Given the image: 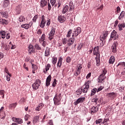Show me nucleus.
<instances>
[{"mask_svg": "<svg viewBox=\"0 0 125 125\" xmlns=\"http://www.w3.org/2000/svg\"><path fill=\"white\" fill-rule=\"evenodd\" d=\"M62 61H63V59L62 58H60L57 63V67L61 68V66H62Z\"/></svg>", "mask_w": 125, "mask_h": 125, "instance_id": "obj_26", "label": "nucleus"}, {"mask_svg": "<svg viewBox=\"0 0 125 125\" xmlns=\"http://www.w3.org/2000/svg\"><path fill=\"white\" fill-rule=\"evenodd\" d=\"M33 25V22H30L29 24H24L21 25V28H24L26 30H28L29 28H31Z\"/></svg>", "mask_w": 125, "mask_h": 125, "instance_id": "obj_13", "label": "nucleus"}, {"mask_svg": "<svg viewBox=\"0 0 125 125\" xmlns=\"http://www.w3.org/2000/svg\"><path fill=\"white\" fill-rule=\"evenodd\" d=\"M66 62H67V63H70L71 62V57H68L66 58Z\"/></svg>", "mask_w": 125, "mask_h": 125, "instance_id": "obj_62", "label": "nucleus"}, {"mask_svg": "<svg viewBox=\"0 0 125 125\" xmlns=\"http://www.w3.org/2000/svg\"><path fill=\"white\" fill-rule=\"evenodd\" d=\"M62 42L63 44H66V43H68V40L67 39V38H64L62 39Z\"/></svg>", "mask_w": 125, "mask_h": 125, "instance_id": "obj_43", "label": "nucleus"}, {"mask_svg": "<svg viewBox=\"0 0 125 125\" xmlns=\"http://www.w3.org/2000/svg\"><path fill=\"white\" fill-rule=\"evenodd\" d=\"M106 95L108 97L111 98V99H115V98H116V97H117V94L114 92L107 93Z\"/></svg>", "mask_w": 125, "mask_h": 125, "instance_id": "obj_15", "label": "nucleus"}, {"mask_svg": "<svg viewBox=\"0 0 125 125\" xmlns=\"http://www.w3.org/2000/svg\"><path fill=\"white\" fill-rule=\"evenodd\" d=\"M57 63V58L55 57H53L52 58V64L55 65V64Z\"/></svg>", "mask_w": 125, "mask_h": 125, "instance_id": "obj_35", "label": "nucleus"}, {"mask_svg": "<svg viewBox=\"0 0 125 125\" xmlns=\"http://www.w3.org/2000/svg\"><path fill=\"white\" fill-rule=\"evenodd\" d=\"M35 47L37 50H42V47L38 44H35Z\"/></svg>", "mask_w": 125, "mask_h": 125, "instance_id": "obj_44", "label": "nucleus"}, {"mask_svg": "<svg viewBox=\"0 0 125 125\" xmlns=\"http://www.w3.org/2000/svg\"><path fill=\"white\" fill-rule=\"evenodd\" d=\"M83 87H81L80 89H78L76 91L77 95H81L82 94V92H83Z\"/></svg>", "mask_w": 125, "mask_h": 125, "instance_id": "obj_34", "label": "nucleus"}, {"mask_svg": "<svg viewBox=\"0 0 125 125\" xmlns=\"http://www.w3.org/2000/svg\"><path fill=\"white\" fill-rule=\"evenodd\" d=\"M9 5V0H4L3 2L2 6L4 8L7 7Z\"/></svg>", "mask_w": 125, "mask_h": 125, "instance_id": "obj_23", "label": "nucleus"}, {"mask_svg": "<svg viewBox=\"0 0 125 125\" xmlns=\"http://www.w3.org/2000/svg\"><path fill=\"white\" fill-rule=\"evenodd\" d=\"M41 109H42V108L41 107L39 106V105H38V106H37L35 108V110L39 111H41Z\"/></svg>", "mask_w": 125, "mask_h": 125, "instance_id": "obj_64", "label": "nucleus"}, {"mask_svg": "<svg viewBox=\"0 0 125 125\" xmlns=\"http://www.w3.org/2000/svg\"><path fill=\"white\" fill-rule=\"evenodd\" d=\"M96 91H97V89L96 88H94L91 90V96H92L93 95H94L95 93H96Z\"/></svg>", "mask_w": 125, "mask_h": 125, "instance_id": "obj_38", "label": "nucleus"}, {"mask_svg": "<svg viewBox=\"0 0 125 125\" xmlns=\"http://www.w3.org/2000/svg\"><path fill=\"white\" fill-rule=\"evenodd\" d=\"M62 99V95H61V93L56 94L53 99L54 104L57 105V106L60 105V104H61Z\"/></svg>", "mask_w": 125, "mask_h": 125, "instance_id": "obj_3", "label": "nucleus"}, {"mask_svg": "<svg viewBox=\"0 0 125 125\" xmlns=\"http://www.w3.org/2000/svg\"><path fill=\"white\" fill-rule=\"evenodd\" d=\"M125 11H123L120 13V15L118 18L119 20H121L122 19L124 18V17H125Z\"/></svg>", "mask_w": 125, "mask_h": 125, "instance_id": "obj_32", "label": "nucleus"}, {"mask_svg": "<svg viewBox=\"0 0 125 125\" xmlns=\"http://www.w3.org/2000/svg\"><path fill=\"white\" fill-rule=\"evenodd\" d=\"M103 121V119H98L96 121V124L97 125H98V124H100V125H101L100 124H101V123H102V121Z\"/></svg>", "mask_w": 125, "mask_h": 125, "instance_id": "obj_50", "label": "nucleus"}, {"mask_svg": "<svg viewBox=\"0 0 125 125\" xmlns=\"http://www.w3.org/2000/svg\"><path fill=\"white\" fill-rule=\"evenodd\" d=\"M83 43H80L79 45H78V47L77 48V49L78 50H81V48H83Z\"/></svg>", "mask_w": 125, "mask_h": 125, "instance_id": "obj_52", "label": "nucleus"}, {"mask_svg": "<svg viewBox=\"0 0 125 125\" xmlns=\"http://www.w3.org/2000/svg\"><path fill=\"white\" fill-rule=\"evenodd\" d=\"M57 81H56V79L54 80V82H53V83H52V86L53 87H55V86H56V84H57Z\"/></svg>", "mask_w": 125, "mask_h": 125, "instance_id": "obj_53", "label": "nucleus"}, {"mask_svg": "<svg viewBox=\"0 0 125 125\" xmlns=\"http://www.w3.org/2000/svg\"><path fill=\"white\" fill-rule=\"evenodd\" d=\"M98 100H99L98 98H97V97H96L95 98H94L92 100V102H95V103H96V104H97V102H98Z\"/></svg>", "mask_w": 125, "mask_h": 125, "instance_id": "obj_49", "label": "nucleus"}, {"mask_svg": "<svg viewBox=\"0 0 125 125\" xmlns=\"http://www.w3.org/2000/svg\"><path fill=\"white\" fill-rule=\"evenodd\" d=\"M3 57H4V54H3L1 52H0V59H2Z\"/></svg>", "mask_w": 125, "mask_h": 125, "instance_id": "obj_61", "label": "nucleus"}, {"mask_svg": "<svg viewBox=\"0 0 125 125\" xmlns=\"http://www.w3.org/2000/svg\"><path fill=\"white\" fill-rule=\"evenodd\" d=\"M37 34H38V35L41 37V36H42V29H38L37 31Z\"/></svg>", "mask_w": 125, "mask_h": 125, "instance_id": "obj_45", "label": "nucleus"}, {"mask_svg": "<svg viewBox=\"0 0 125 125\" xmlns=\"http://www.w3.org/2000/svg\"><path fill=\"white\" fill-rule=\"evenodd\" d=\"M107 74V70L106 69H104L102 73V74L99 76L98 78V83H104L105 79H106V76L105 75Z\"/></svg>", "mask_w": 125, "mask_h": 125, "instance_id": "obj_4", "label": "nucleus"}, {"mask_svg": "<svg viewBox=\"0 0 125 125\" xmlns=\"http://www.w3.org/2000/svg\"><path fill=\"white\" fill-rule=\"evenodd\" d=\"M41 83H42V81L40 79H37L35 81V82L34 83H33L32 85V86L33 87V89H35V90H37L39 87L41 85Z\"/></svg>", "mask_w": 125, "mask_h": 125, "instance_id": "obj_7", "label": "nucleus"}, {"mask_svg": "<svg viewBox=\"0 0 125 125\" xmlns=\"http://www.w3.org/2000/svg\"><path fill=\"white\" fill-rule=\"evenodd\" d=\"M28 48L29 53H35L36 52V50L34 49V46L33 45H29Z\"/></svg>", "mask_w": 125, "mask_h": 125, "instance_id": "obj_21", "label": "nucleus"}, {"mask_svg": "<svg viewBox=\"0 0 125 125\" xmlns=\"http://www.w3.org/2000/svg\"><path fill=\"white\" fill-rule=\"evenodd\" d=\"M58 20L59 21V22H60V23H64V22L66 21V18L65 16L61 15L58 16Z\"/></svg>", "mask_w": 125, "mask_h": 125, "instance_id": "obj_11", "label": "nucleus"}, {"mask_svg": "<svg viewBox=\"0 0 125 125\" xmlns=\"http://www.w3.org/2000/svg\"><path fill=\"white\" fill-rule=\"evenodd\" d=\"M45 23H46V21H41L40 24V27L42 29H43V28H44V26H45Z\"/></svg>", "mask_w": 125, "mask_h": 125, "instance_id": "obj_36", "label": "nucleus"}, {"mask_svg": "<svg viewBox=\"0 0 125 125\" xmlns=\"http://www.w3.org/2000/svg\"><path fill=\"white\" fill-rule=\"evenodd\" d=\"M39 18L38 15H35L32 19L33 22L36 23L37 22V19Z\"/></svg>", "mask_w": 125, "mask_h": 125, "instance_id": "obj_37", "label": "nucleus"}, {"mask_svg": "<svg viewBox=\"0 0 125 125\" xmlns=\"http://www.w3.org/2000/svg\"><path fill=\"white\" fill-rule=\"evenodd\" d=\"M10 45V48H11V49H14L15 48H16V45Z\"/></svg>", "mask_w": 125, "mask_h": 125, "instance_id": "obj_60", "label": "nucleus"}, {"mask_svg": "<svg viewBox=\"0 0 125 125\" xmlns=\"http://www.w3.org/2000/svg\"><path fill=\"white\" fill-rule=\"evenodd\" d=\"M39 42L41 43L42 46L45 47L46 46V40H40Z\"/></svg>", "mask_w": 125, "mask_h": 125, "instance_id": "obj_31", "label": "nucleus"}, {"mask_svg": "<svg viewBox=\"0 0 125 125\" xmlns=\"http://www.w3.org/2000/svg\"><path fill=\"white\" fill-rule=\"evenodd\" d=\"M76 68L79 69V70H82V69H83V66L81 64H78L76 66Z\"/></svg>", "mask_w": 125, "mask_h": 125, "instance_id": "obj_56", "label": "nucleus"}, {"mask_svg": "<svg viewBox=\"0 0 125 125\" xmlns=\"http://www.w3.org/2000/svg\"><path fill=\"white\" fill-rule=\"evenodd\" d=\"M13 122H15V123H17L21 125V124H23V120L21 118H16L15 117H13L12 118Z\"/></svg>", "mask_w": 125, "mask_h": 125, "instance_id": "obj_14", "label": "nucleus"}, {"mask_svg": "<svg viewBox=\"0 0 125 125\" xmlns=\"http://www.w3.org/2000/svg\"><path fill=\"white\" fill-rule=\"evenodd\" d=\"M0 95H2V99H4V91L3 90H0Z\"/></svg>", "mask_w": 125, "mask_h": 125, "instance_id": "obj_47", "label": "nucleus"}, {"mask_svg": "<svg viewBox=\"0 0 125 125\" xmlns=\"http://www.w3.org/2000/svg\"><path fill=\"white\" fill-rule=\"evenodd\" d=\"M39 41H46L45 39V34H43L42 37L39 39Z\"/></svg>", "mask_w": 125, "mask_h": 125, "instance_id": "obj_39", "label": "nucleus"}, {"mask_svg": "<svg viewBox=\"0 0 125 125\" xmlns=\"http://www.w3.org/2000/svg\"><path fill=\"white\" fill-rule=\"evenodd\" d=\"M51 82V75H49L46 80V86H49L50 85V82Z\"/></svg>", "mask_w": 125, "mask_h": 125, "instance_id": "obj_16", "label": "nucleus"}, {"mask_svg": "<svg viewBox=\"0 0 125 125\" xmlns=\"http://www.w3.org/2000/svg\"><path fill=\"white\" fill-rule=\"evenodd\" d=\"M72 33H73V30L72 29H70L67 32V35H66L67 38H70V37H71V35H72Z\"/></svg>", "mask_w": 125, "mask_h": 125, "instance_id": "obj_41", "label": "nucleus"}, {"mask_svg": "<svg viewBox=\"0 0 125 125\" xmlns=\"http://www.w3.org/2000/svg\"><path fill=\"white\" fill-rule=\"evenodd\" d=\"M55 31H56V28H55L54 27L51 28V31L48 34V39L49 41L53 40V38H54V35H55Z\"/></svg>", "mask_w": 125, "mask_h": 125, "instance_id": "obj_9", "label": "nucleus"}, {"mask_svg": "<svg viewBox=\"0 0 125 125\" xmlns=\"http://www.w3.org/2000/svg\"><path fill=\"white\" fill-rule=\"evenodd\" d=\"M115 62V57L114 56H111L109 58L108 63L109 64H114V62Z\"/></svg>", "mask_w": 125, "mask_h": 125, "instance_id": "obj_28", "label": "nucleus"}, {"mask_svg": "<svg viewBox=\"0 0 125 125\" xmlns=\"http://www.w3.org/2000/svg\"><path fill=\"white\" fill-rule=\"evenodd\" d=\"M93 55H96L95 59L96 60V65L97 67L100 66V52H99V47H95L93 49Z\"/></svg>", "mask_w": 125, "mask_h": 125, "instance_id": "obj_1", "label": "nucleus"}, {"mask_svg": "<svg viewBox=\"0 0 125 125\" xmlns=\"http://www.w3.org/2000/svg\"><path fill=\"white\" fill-rule=\"evenodd\" d=\"M19 21L20 22H24V21H25V17H24V16H21L19 17Z\"/></svg>", "mask_w": 125, "mask_h": 125, "instance_id": "obj_42", "label": "nucleus"}, {"mask_svg": "<svg viewBox=\"0 0 125 125\" xmlns=\"http://www.w3.org/2000/svg\"><path fill=\"white\" fill-rule=\"evenodd\" d=\"M118 66H121V67H125V62H120Z\"/></svg>", "mask_w": 125, "mask_h": 125, "instance_id": "obj_54", "label": "nucleus"}, {"mask_svg": "<svg viewBox=\"0 0 125 125\" xmlns=\"http://www.w3.org/2000/svg\"><path fill=\"white\" fill-rule=\"evenodd\" d=\"M16 12H17L18 14H20V12H21V8L19 6H17L16 8Z\"/></svg>", "mask_w": 125, "mask_h": 125, "instance_id": "obj_46", "label": "nucleus"}, {"mask_svg": "<svg viewBox=\"0 0 125 125\" xmlns=\"http://www.w3.org/2000/svg\"><path fill=\"white\" fill-rule=\"evenodd\" d=\"M74 42L75 38H74V37L71 38L68 40L67 45H68V46H71Z\"/></svg>", "mask_w": 125, "mask_h": 125, "instance_id": "obj_19", "label": "nucleus"}, {"mask_svg": "<svg viewBox=\"0 0 125 125\" xmlns=\"http://www.w3.org/2000/svg\"><path fill=\"white\" fill-rule=\"evenodd\" d=\"M81 33H82V28L81 27H78L76 29H74L72 32V38L78 37Z\"/></svg>", "mask_w": 125, "mask_h": 125, "instance_id": "obj_6", "label": "nucleus"}, {"mask_svg": "<svg viewBox=\"0 0 125 125\" xmlns=\"http://www.w3.org/2000/svg\"><path fill=\"white\" fill-rule=\"evenodd\" d=\"M48 125H53V121L52 120H49V121L48 122Z\"/></svg>", "mask_w": 125, "mask_h": 125, "instance_id": "obj_63", "label": "nucleus"}, {"mask_svg": "<svg viewBox=\"0 0 125 125\" xmlns=\"http://www.w3.org/2000/svg\"><path fill=\"white\" fill-rule=\"evenodd\" d=\"M108 35H109V31H106L103 33V35L100 36V40L102 42L100 44L101 46H104V45L106 42Z\"/></svg>", "mask_w": 125, "mask_h": 125, "instance_id": "obj_2", "label": "nucleus"}, {"mask_svg": "<svg viewBox=\"0 0 125 125\" xmlns=\"http://www.w3.org/2000/svg\"><path fill=\"white\" fill-rule=\"evenodd\" d=\"M51 67V65L50 64L48 63L47 65L45 66V71L46 72H47L49 70V68Z\"/></svg>", "mask_w": 125, "mask_h": 125, "instance_id": "obj_48", "label": "nucleus"}, {"mask_svg": "<svg viewBox=\"0 0 125 125\" xmlns=\"http://www.w3.org/2000/svg\"><path fill=\"white\" fill-rule=\"evenodd\" d=\"M40 3L41 7L43 8L44 6H46V5H47V0H41Z\"/></svg>", "mask_w": 125, "mask_h": 125, "instance_id": "obj_17", "label": "nucleus"}, {"mask_svg": "<svg viewBox=\"0 0 125 125\" xmlns=\"http://www.w3.org/2000/svg\"><path fill=\"white\" fill-rule=\"evenodd\" d=\"M125 23H121L118 25V28L119 29V31H122V30H123V28H125Z\"/></svg>", "mask_w": 125, "mask_h": 125, "instance_id": "obj_33", "label": "nucleus"}, {"mask_svg": "<svg viewBox=\"0 0 125 125\" xmlns=\"http://www.w3.org/2000/svg\"><path fill=\"white\" fill-rule=\"evenodd\" d=\"M39 119L40 117H39V116H35L34 118L33 123H38V122H39Z\"/></svg>", "mask_w": 125, "mask_h": 125, "instance_id": "obj_40", "label": "nucleus"}, {"mask_svg": "<svg viewBox=\"0 0 125 125\" xmlns=\"http://www.w3.org/2000/svg\"><path fill=\"white\" fill-rule=\"evenodd\" d=\"M84 100H85V97L80 98L74 102V104L75 105H78V104H80V103H83Z\"/></svg>", "mask_w": 125, "mask_h": 125, "instance_id": "obj_12", "label": "nucleus"}, {"mask_svg": "<svg viewBox=\"0 0 125 125\" xmlns=\"http://www.w3.org/2000/svg\"><path fill=\"white\" fill-rule=\"evenodd\" d=\"M6 33L4 30H1L0 31V36L2 39H4L6 37Z\"/></svg>", "mask_w": 125, "mask_h": 125, "instance_id": "obj_27", "label": "nucleus"}, {"mask_svg": "<svg viewBox=\"0 0 125 125\" xmlns=\"http://www.w3.org/2000/svg\"><path fill=\"white\" fill-rule=\"evenodd\" d=\"M31 64L33 70H38V66H37V65L34 64L33 63H31Z\"/></svg>", "mask_w": 125, "mask_h": 125, "instance_id": "obj_51", "label": "nucleus"}, {"mask_svg": "<svg viewBox=\"0 0 125 125\" xmlns=\"http://www.w3.org/2000/svg\"><path fill=\"white\" fill-rule=\"evenodd\" d=\"M91 83L90 81H87L82 86V92L83 93H86L89 88V83Z\"/></svg>", "mask_w": 125, "mask_h": 125, "instance_id": "obj_5", "label": "nucleus"}, {"mask_svg": "<svg viewBox=\"0 0 125 125\" xmlns=\"http://www.w3.org/2000/svg\"><path fill=\"white\" fill-rule=\"evenodd\" d=\"M4 48L5 50H9L10 49V45H6L4 46Z\"/></svg>", "mask_w": 125, "mask_h": 125, "instance_id": "obj_59", "label": "nucleus"}, {"mask_svg": "<svg viewBox=\"0 0 125 125\" xmlns=\"http://www.w3.org/2000/svg\"><path fill=\"white\" fill-rule=\"evenodd\" d=\"M17 106V103L11 104L9 105V109H15L16 108V106Z\"/></svg>", "mask_w": 125, "mask_h": 125, "instance_id": "obj_24", "label": "nucleus"}, {"mask_svg": "<svg viewBox=\"0 0 125 125\" xmlns=\"http://www.w3.org/2000/svg\"><path fill=\"white\" fill-rule=\"evenodd\" d=\"M0 13L2 17H4L6 19L8 18V14L7 13V11H2L0 12Z\"/></svg>", "mask_w": 125, "mask_h": 125, "instance_id": "obj_18", "label": "nucleus"}, {"mask_svg": "<svg viewBox=\"0 0 125 125\" xmlns=\"http://www.w3.org/2000/svg\"><path fill=\"white\" fill-rule=\"evenodd\" d=\"M91 113L92 114V113H96L98 111V108L95 106H93L90 109Z\"/></svg>", "mask_w": 125, "mask_h": 125, "instance_id": "obj_29", "label": "nucleus"}, {"mask_svg": "<svg viewBox=\"0 0 125 125\" xmlns=\"http://www.w3.org/2000/svg\"><path fill=\"white\" fill-rule=\"evenodd\" d=\"M50 55V49L48 48V47H47L46 48L45 52H44V56L45 57H48Z\"/></svg>", "mask_w": 125, "mask_h": 125, "instance_id": "obj_20", "label": "nucleus"}, {"mask_svg": "<svg viewBox=\"0 0 125 125\" xmlns=\"http://www.w3.org/2000/svg\"><path fill=\"white\" fill-rule=\"evenodd\" d=\"M75 9V5L74 4V3L73 1H70L69 2V10L70 11H72V10H74Z\"/></svg>", "mask_w": 125, "mask_h": 125, "instance_id": "obj_25", "label": "nucleus"}, {"mask_svg": "<svg viewBox=\"0 0 125 125\" xmlns=\"http://www.w3.org/2000/svg\"><path fill=\"white\" fill-rule=\"evenodd\" d=\"M0 24H1V25H7L8 24V20L0 19Z\"/></svg>", "mask_w": 125, "mask_h": 125, "instance_id": "obj_22", "label": "nucleus"}, {"mask_svg": "<svg viewBox=\"0 0 125 125\" xmlns=\"http://www.w3.org/2000/svg\"><path fill=\"white\" fill-rule=\"evenodd\" d=\"M51 4H52V6L55 5L56 3V0H50Z\"/></svg>", "mask_w": 125, "mask_h": 125, "instance_id": "obj_55", "label": "nucleus"}, {"mask_svg": "<svg viewBox=\"0 0 125 125\" xmlns=\"http://www.w3.org/2000/svg\"><path fill=\"white\" fill-rule=\"evenodd\" d=\"M118 42H115L113 43L112 46H111V51L113 53H117L118 50H117V47H118Z\"/></svg>", "mask_w": 125, "mask_h": 125, "instance_id": "obj_10", "label": "nucleus"}, {"mask_svg": "<svg viewBox=\"0 0 125 125\" xmlns=\"http://www.w3.org/2000/svg\"><path fill=\"white\" fill-rule=\"evenodd\" d=\"M118 38H119V35L117 34V31H116V30H113L111 33L110 38L109 40V42L112 41L113 39V40H116L118 39Z\"/></svg>", "mask_w": 125, "mask_h": 125, "instance_id": "obj_8", "label": "nucleus"}, {"mask_svg": "<svg viewBox=\"0 0 125 125\" xmlns=\"http://www.w3.org/2000/svg\"><path fill=\"white\" fill-rule=\"evenodd\" d=\"M116 12L117 13H120L121 12V7L120 6H117L116 8Z\"/></svg>", "mask_w": 125, "mask_h": 125, "instance_id": "obj_58", "label": "nucleus"}, {"mask_svg": "<svg viewBox=\"0 0 125 125\" xmlns=\"http://www.w3.org/2000/svg\"><path fill=\"white\" fill-rule=\"evenodd\" d=\"M10 33H6V38L7 39V40H9V39H10Z\"/></svg>", "mask_w": 125, "mask_h": 125, "instance_id": "obj_57", "label": "nucleus"}, {"mask_svg": "<svg viewBox=\"0 0 125 125\" xmlns=\"http://www.w3.org/2000/svg\"><path fill=\"white\" fill-rule=\"evenodd\" d=\"M68 10H69V6L68 5H65L63 8V10L62 11V13L63 14H65V13L68 12Z\"/></svg>", "mask_w": 125, "mask_h": 125, "instance_id": "obj_30", "label": "nucleus"}]
</instances>
